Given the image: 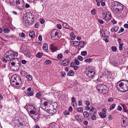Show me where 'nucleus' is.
I'll use <instances>...</instances> for the list:
<instances>
[{"label": "nucleus", "instance_id": "nucleus-53", "mask_svg": "<svg viewBox=\"0 0 128 128\" xmlns=\"http://www.w3.org/2000/svg\"><path fill=\"white\" fill-rule=\"evenodd\" d=\"M75 64L73 62H72L70 64V66L71 67L73 68L74 66H75Z\"/></svg>", "mask_w": 128, "mask_h": 128}, {"label": "nucleus", "instance_id": "nucleus-1", "mask_svg": "<svg viewBox=\"0 0 128 128\" xmlns=\"http://www.w3.org/2000/svg\"><path fill=\"white\" fill-rule=\"evenodd\" d=\"M116 88L118 90L121 92H125L128 90V82L124 80L118 82Z\"/></svg>", "mask_w": 128, "mask_h": 128}, {"label": "nucleus", "instance_id": "nucleus-16", "mask_svg": "<svg viewBox=\"0 0 128 128\" xmlns=\"http://www.w3.org/2000/svg\"><path fill=\"white\" fill-rule=\"evenodd\" d=\"M42 49L46 52H48V45L47 44L45 43L43 44Z\"/></svg>", "mask_w": 128, "mask_h": 128}, {"label": "nucleus", "instance_id": "nucleus-13", "mask_svg": "<svg viewBox=\"0 0 128 128\" xmlns=\"http://www.w3.org/2000/svg\"><path fill=\"white\" fill-rule=\"evenodd\" d=\"M70 63V60L68 59H66L62 61L61 64L64 66H67Z\"/></svg>", "mask_w": 128, "mask_h": 128}, {"label": "nucleus", "instance_id": "nucleus-34", "mask_svg": "<svg viewBox=\"0 0 128 128\" xmlns=\"http://www.w3.org/2000/svg\"><path fill=\"white\" fill-rule=\"evenodd\" d=\"M42 55V54L41 53L38 52L36 55V56L38 58H40Z\"/></svg>", "mask_w": 128, "mask_h": 128}, {"label": "nucleus", "instance_id": "nucleus-20", "mask_svg": "<svg viewBox=\"0 0 128 128\" xmlns=\"http://www.w3.org/2000/svg\"><path fill=\"white\" fill-rule=\"evenodd\" d=\"M63 26L66 28L70 29V26L68 25L66 23L63 22L62 24Z\"/></svg>", "mask_w": 128, "mask_h": 128}, {"label": "nucleus", "instance_id": "nucleus-56", "mask_svg": "<svg viewBox=\"0 0 128 128\" xmlns=\"http://www.w3.org/2000/svg\"><path fill=\"white\" fill-rule=\"evenodd\" d=\"M12 53V54H13L14 57L15 56H17L18 55V52H16V53H15L13 52Z\"/></svg>", "mask_w": 128, "mask_h": 128}, {"label": "nucleus", "instance_id": "nucleus-6", "mask_svg": "<svg viewBox=\"0 0 128 128\" xmlns=\"http://www.w3.org/2000/svg\"><path fill=\"white\" fill-rule=\"evenodd\" d=\"M12 4L16 6L18 9L20 10L23 8L24 5L23 0H10Z\"/></svg>", "mask_w": 128, "mask_h": 128}, {"label": "nucleus", "instance_id": "nucleus-47", "mask_svg": "<svg viewBox=\"0 0 128 128\" xmlns=\"http://www.w3.org/2000/svg\"><path fill=\"white\" fill-rule=\"evenodd\" d=\"M33 93L32 91L30 92H29L27 93V95L28 96H33Z\"/></svg>", "mask_w": 128, "mask_h": 128}, {"label": "nucleus", "instance_id": "nucleus-38", "mask_svg": "<svg viewBox=\"0 0 128 128\" xmlns=\"http://www.w3.org/2000/svg\"><path fill=\"white\" fill-rule=\"evenodd\" d=\"M77 110L78 112H82L83 111V109L81 107L78 108H77Z\"/></svg>", "mask_w": 128, "mask_h": 128}, {"label": "nucleus", "instance_id": "nucleus-19", "mask_svg": "<svg viewBox=\"0 0 128 128\" xmlns=\"http://www.w3.org/2000/svg\"><path fill=\"white\" fill-rule=\"evenodd\" d=\"M86 44V43L84 41H80L79 42V44H80L81 45V48H83Z\"/></svg>", "mask_w": 128, "mask_h": 128}, {"label": "nucleus", "instance_id": "nucleus-5", "mask_svg": "<svg viewBox=\"0 0 128 128\" xmlns=\"http://www.w3.org/2000/svg\"><path fill=\"white\" fill-rule=\"evenodd\" d=\"M51 35L52 39L55 40L60 38L61 36V34L60 30L54 29L52 32Z\"/></svg>", "mask_w": 128, "mask_h": 128}, {"label": "nucleus", "instance_id": "nucleus-12", "mask_svg": "<svg viewBox=\"0 0 128 128\" xmlns=\"http://www.w3.org/2000/svg\"><path fill=\"white\" fill-rule=\"evenodd\" d=\"M28 16H23L22 20L24 24L25 25H27V24H29V22H28Z\"/></svg>", "mask_w": 128, "mask_h": 128}, {"label": "nucleus", "instance_id": "nucleus-7", "mask_svg": "<svg viewBox=\"0 0 128 128\" xmlns=\"http://www.w3.org/2000/svg\"><path fill=\"white\" fill-rule=\"evenodd\" d=\"M96 89L100 92L104 94L107 93L108 92V88L107 86L104 84L98 85L96 87Z\"/></svg>", "mask_w": 128, "mask_h": 128}, {"label": "nucleus", "instance_id": "nucleus-49", "mask_svg": "<svg viewBox=\"0 0 128 128\" xmlns=\"http://www.w3.org/2000/svg\"><path fill=\"white\" fill-rule=\"evenodd\" d=\"M124 29L123 28H121L119 30V31H118V33H120L123 32L124 31Z\"/></svg>", "mask_w": 128, "mask_h": 128}, {"label": "nucleus", "instance_id": "nucleus-32", "mask_svg": "<svg viewBox=\"0 0 128 128\" xmlns=\"http://www.w3.org/2000/svg\"><path fill=\"white\" fill-rule=\"evenodd\" d=\"M72 105L74 106V103L76 102L75 98L74 97H72Z\"/></svg>", "mask_w": 128, "mask_h": 128}, {"label": "nucleus", "instance_id": "nucleus-31", "mask_svg": "<svg viewBox=\"0 0 128 128\" xmlns=\"http://www.w3.org/2000/svg\"><path fill=\"white\" fill-rule=\"evenodd\" d=\"M51 61L49 60H47L44 62V63L46 65L51 64Z\"/></svg>", "mask_w": 128, "mask_h": 128}, {"label": "nucleus", "instance_id": "nucleus-9", "mask_svg": "<svg viewBox=\"0 0 128 128\" xmlns=\"http://www.w3.org/2000/svg\"><path fill=\"white\" fill-rule=\"evenodd\" d=\"M86 73L89 78H92L94 76L95 72L94 70L88 69L87 70Z\"/></svg>", "mask_w": 128, "mask_h": 128}, {"label": "nucleus", "instance_id": "nucleus-29", "mask_svg": "<svg viewBox=\"0 0 128 128\" xmlns=\"http://www.w3.org/2000/svg\"><path fill=\"white\" fill-rule=\"evenodd\" d=\"M72 42H73V44L74 46H77L79 44V42L78 41H73Z\"/></svg>", "mask_w": 128, "mask_h": 128}, {"label": "nucleus", "instance_id": "nucleus-51", "mask_svg": "<svg viewBox=\"0 0 128 128\" xmlns=\"http://www.w3.org/2000/svg\"><path fill=\"white\" fill-rule=\"evenodd\" d=\"M85 104L87 106H89L90 105V103L88 100H86L85 102Z\"/></svg>", "mask_w": 128, "mask_h": 128}, {"label": "nucleus", "instance_id": "nucleus-50", "mask_svg": "<svg viewBox=\"0 0 128 128\" xmlns=\"http://www.w3.org/2000/svg\"><path fill=\"white\" fill-rule=\"evenodd\" d=\"M40 22L41 24H43L44 22V20L43 19L41 18L40 19Z\"/></svg>", "mask_w": 128, "mask_h": 128}, {"label": "nucleus", "instance_id": "nucleus-39", "mask_svg": "<svg viewBox=\"0 0 128 128\" xmlns=\"http://www.w3.org/2000/svg\"><path fill=\"white\" fill-rule=\"evenodd\" d=\"M115 106V105L114 104H112L110 106V110L113 109Z\"/></svg>", "mask_w": 128, "mask_h": 128}, {"label": "nucleus", "instance_id": "nucleus-61", "mask_svg": "<svg viewBox=\"0 0 128 128\" xmlns=\"http://www.w3.org/2000/svg\"><path fill=\"white\" fill-rule=\"evenodd\" d=\"M82 102L81 100H79L78 102V105L79 106H80L82 104Z\"/></svg>", "mask_w": 128, "mask_h": 128}, {"label": "nucleus", "instance_id": "nucleus-11", "mask_svg": "<svg viewBox=\"0 0 128 128\" xmlns=\"http://www.w3.org/2000/svg\"><path fill=\"white\" fill-rule=\"evenodd\" d=\"M111 15L110 13L109 12H108L106 14L104 18L106 20L109 21L111 19Z\"/></svg>", "mask_w": 128, "mask_h": 128}, {"label": "nucleus", "instance_id": "nucleus-55", "mask_svg": "<svg viewBox=\"0 0 128 128\" xmlns=\"http://www.w3.org/2000/svg\"><path fill=\"white\" fill-rule=\"evenodd\" d=\"M74 69L75 70H77L78 69L79 67L78 66H75L73 67Z\"/></svg>", "mask_w": 128, "mask_h": 128}, {"label": "nucleus", "instance_id": "nucleus-62", "mask_svg": "<svg viewBox=\"0 0 128 128\" xmlns=\"http://www.w3.org/2000/svg\"><path fill=\"white\" fill-rule=\"evenodd\" d=\"M96 10H92L91 13L93 14H95V11Z\"/></svg>", "mask_w": 128, "mask_h": 128}, {"label": "nucleus", "instance_id": "nucleus-22", "mask_svg": "<svg viewBox=\"0 0 128 128\" xmlns=\"http://www.w3.org/2000/svg\"><path fill=\"white\" fill-rule=\"evenodd\" d=\"M96 110L94 108V107H92V109H91L90 110V111L91 112V113L93 114H94L96 113Z\"/></svg>", "mask_w": 128, "mask_h": 128}, {"label": "nucleus", "instance_id": "nucleus-57", "mask_svg": "<svg viewBox=\"0 0 128 128\" xmlns=\"http://www.w3.org/2000/svg\"><path fill=\"white\" fill-rule=\"evenodd\" d=\"M122 109V108L120 106H118L117 108V109L119 110H121Z\"/></svg>", "mask_w": 128, "mask_h": 128}, {"label": "nucleus", "instance_id": "nucleus-43", "mask_svg": "<svg viewBox=\"0 0 128 128\" xmlns=\"http://www.w3.org/2000/svg\"><path fill=\"white\" fill-rule=\"evenodd\" d=\"M75 62L76 63V64L77 65H78L79 64V62L78 60L77 59H75Z\"/></svg>", "mask_w": 128, "mask_h": 128}, {"label": "nucleus", "instance_id": "nucleus-48", "mask_svg": "<svg viewBox=\"0 0 128 128\" xmlns=\"http://www.w3.org/2000/svg\"><path fill=\"white\" fill-rule=\"evenodd\" d=\"M46 107V106H42L41 108L43 110H45L46 111H47V110H48V109H47Z\"/></svg>", "mask_w": 128, "mask_h": 128}, {"label": "nucleus", "instance_id": "nucleus-2", "mask_svg": "<svg viewBox=\"0 0 128 128\" xmlns=\"http://www.w3.org/2000/svg\"><path fill=\"white\" fill-rule=\"evenodd\" d=\"M10 82L12 85L16 87L20 85L22 82L20 77L16 74L12 76Z\"/></svg>", "mask_w": 128, "mask_h": 128}, {"label": "nucleus", "instance_id": "nucleus-52", "mask_svg": "<svg viewBox=\"0 0 128 128\" xmlns=\"http://www.w3.org/2000/svg\"><path fill=\"white\" fill-rule=\"evenodd\" d=\"M114 32H116L118 30V27L117 26H114Z\"/></svg>", "mask_w": 128, "mask_h": 128}, {"label": "nucleus", "instance_id": "nucleus-40", "mask_svg": "<svg viewBox=\"0 0 128 128\" xmlns=\"http://www.w3.org/2000/svg\"><path fill=\"white\" fill-rule=\"evenodd\" d=\"M26 78L30 80H31L32 79V76L30 75H28Z\"/></svg>", "mask_w": 128, "mask_h": 128}, {"label": "nucleus", "instance_id": "nucleus-18", "mask_svg": "<svg viewBox=\"0 0 128 128\" xmlns=\"http://www.w3.org/2000/svg\"><path fill=\"white\" fill-rule=\"evenodd\" d=\"M23 124L22 123L20 122L19 124L16 125L14 128H23Z\"/></svg>", "mask_w": 128, "mask_h": 128}, {"label": "nucleus", "instance_id": "nucleus-37", "mask_svg": "<svg viewBox=\"0 0 128 128\" xmlns=\"http://www.w3.org/2000/svg\"><path fill=\"white\" fill-rule=\"evenodd\" d=\"M83 114L84 116L86 118L89 115L88 114L86 111H85L83 113Z\"/></svg>", "mask_w": 128, "mask_h": 128}, {"label": "nucleus", "instance_id": "nucleus-54", "mask_svg": "<svg viewBox=\"0 0 128 128\" xmlns=\"http://www.w3.org/2000/svg\"><path fill=\"white\" fill-rule=\"evenodd\" d=\"M57 28L59 29H60L61 28L62 26L60 24H58L56 25Z\"/></svg>", "mask_w": 128, "mask_h": 128}, {"label": "nucleus", "instance_id": "nucleus-42", "mask_svg": "<svg viewBox=\"0 0 128 128\" xmlns=\"http://www.w3.org/2000/svg\"><path fill=\"white\" fill-rule=\"evenodd\" d=\"M112 50L114 52H115L116 50V46H112L111 48Z\"/></svg>", "mask_w": 128, "mask_h": 128}, {"label": "nucleus", "instance_id": "nucleus-15", "mask_svg": "<svg viewBox=\"0 0 128 128\" xmlns=\"http://www.w3.org/2000/svg\"><path fill=\"white\" fill-rule=\"evenodd\" d=\"M56 111V109H54L53 108L47 110V112L50 114H54Z\"/></svg>", "mask_w": 128, "mask_h": 128}, {"label": "nucleus", "instance_id": "nucleus-45", "mask_svg": "<svg viewBox=\"0 0 128 128\" xmlns=\"http://www.w3.org/2000/svg\"><path fill=\"white\" fill-rule=\"evenodd\" d=\"M98 20L99 22L101 24H103L104 23V22L101 19H98Z\"/></svg>", "mask_w": 128, "mask_h": 128}, {"label": "nucleus", "instance_id": "nucleus-44", "mask_svg": "<svg viewBox=\"0 0 128 128\" xmlns=\"http://www.w3.org/2000/svg\"><path fill=\"white\" fill-rule=\"evenodd\" d=\"M19 35L22 38H24L25 37V35L24 33H22L21 34L20 33Z\"/></svg>", "mask_w": 128, "mask_h": 128}, {"label": "nucleus", "instance_id": "nucleus-59", "mask_svg": "<svg viewBox=\"0 0 128 128\" xmlns=\"http://www.w3.org/2000/svg\"><path fill=\"white\" fill-rule=\"evenodd\" d=\"M39 26V24L38 23H36L35 25V27L36 28H38Z\"/></svg>", "mask_w": 128, "mask_h": 128}, {"label": "nucleus", "instance_id": "nucleus-27", "mask_svg": "<svg viewBox=\"0 0 128 128\" xmlns=\"http://www.w3.org/2000/svg\"><path fill=\"white\" fill-rule=\"evenodd\" d=\"M52 108L54 109H56L58 106V104L56 102H55L52 105Z\"/></svg>", "mask_w": 128, "mask_h": 128}, {"label": "nucleus", "instance_id": "nucleus-10", "mask_svg": "<svg viewBox=\"0 0 128 128\" xmlns=\"http://www.w3.org/2000/svg\"><path fill=\"white\" fill-rule=\"evenodd\" d=\"M30 110V114H36L35 112L36 111V110L34 106H29L28 108V111Z\"/></svg>", "mask_w": 128, "mask_h": 128}, {"label": "nucleus", "instance_id": "nucleus-33", "mask_svg": "<svg viewBox=\"0 0 128 128\" xmlns=\"http://www.w3.org/2000/svg\"><path fill=\"white\" fill-rule=\"evenodd\" d=\"M92 60V59L91 58H88L84 62H91Z\"/></svg>", "mask_w": 128, "mask_h": 128}, {"label": "nucleus", "instance_id": "nucleus-17", "mask_svg": "<svg viewBox=\"0 0 128 128\" xmlns=\"http://www.w3.org/2000/svg\"><path fill=\"white\" fill-rule=\"evenodd\" d=\"M50 48L51 51L53 52L56 50H58V49L56 47L54 46L53 45H51L50 46Z\"/></svg>", "mask_w": 128, "mask_h": 128}, {"label": "nucleus", "instance_id": "nucleus-25", "mask_svg": "<svg viewBox=\"0 0 128 128\" xmlns=\"http://www.w3.org/2000/svg\"><path fill=\"white\" fill-rule=\"evenodd\" d=\"M74 117L78 121L80 122H81L82 121L79 115L78 114L74 116Z\"/></svg>", "mask_w": 128, "mask_h": 128}, {"label": "nucleus", "instance_id": "nucleus-60", "mask_svg": "<svg viewBox=\"0 0 128 128\" xmlns=\"http://www.w3.org/2000/svg\"><path fill=\"white\" fill-rule=\"evenodd\" d=\"M121 40L120 38H118V41L119 44H121V43H122V42H121Z\"/></svg>", "mask_w": 128, "mask_h": 128}, {"label": "nucleus", "instance_id": "nucleus-24", "mask_svg": "<svg viewBox=\"0 0 128 128\" xmlns=\"http://www.w3.org/2000/svg\"><path fill=\"white\" fill-rule=\"evenodd\" d=\"M63 57V55L61 54H58L57 56V58L58 60H62Z\"/></svg>", "mask_w": 128, "mask_h": 128}, {"label": "nucleus", "instance_id": "nucleus-8", "mask_svg": "<svg viewBox=\"0 0 128 128\" xmlns=\"http://www.w3.org/2000/svg\"><path fill=\"white\" fill-rule=\"evenodd\" d=\"M16 61L12 62L11 65L10 64V68L12 70L16 71L18 70L20 68V64L19 63H16Z\"/></svg>", "mask_w": 128, "mask_h": 128}, {"label": "nucleus", "instance_id": "nucleus-30", "mask_svg": "<svg viewBox=\"0 0 128 128\" xmlns=\"http://www.w3.org/2000/svg\"><path fill=\"white\" fill-rule=\"evenodd\" d=\"M10 32V30L9 29L7 28L4 29L3 31L4 33H8Z\"/></svg>", "mask_w": 128, "mask_h": 128}, {"label": "nucleus", "instance_id": "nucleus-58", "mask_svg": "<svg viewBox=\"0 0 128 128\" xmlns=\"http://www.w3.org/2000/svg\"><path fill=\"white\" fill-rule=\"evenodd\" d=\"M26 61L24 60H22L21 61V62L22 64H26Z\"/></svg>", "mask_w": 128, "mask_h": 128}, {"label": "nucleus", "instance_id": "nucleus-21", "mask_svg": "<svg viewBox=\"0 0 128 128\" xmlns=\"http://www.w3.org/2000/svg\"><path fill=\"white\" fill-rule=\"evenodd\" d=\"M32 118L34 120H37L38 118V114L36 113L33 116Z\"/></svg>", "mask_w": 128, "mask_h": 128}, {"label": "nucleus", "instance_id": "nucleus-36", "mask_svg": "<svg viewBox=\"0 0 128 128\" xmlns=\"http://www.w3.org/2000/svg\"><path fill=\"white\" fill-rule=\"evenodd\" d=\"M87 52L86 51L82 52H81V54L82 56H85L87 54Z\"/></svg>", "mask_w": 128, "mask_h": 128}, {"label": "nucleus", "instance_id": "nucleus-23", "mask_svg": "<svg viewBox=\"0 0 128 128\" xmlns=\"http://www.w3.org/2000/svg\"><path fill=\"white\" fill-rule=\"evenodd\" d=\"M34 32L33 31H31L29 32V36L31 37L32 38L34 37L35 35Z\"/></svg>", "mask_w": 128, "mask_h": 128}, {"label": "nucleus", "instance_id": "nucleus-35", "mask_svg": "<svg viewBox=\"0 0 128 128\" xmlns=\"http://www.w3.org/2000/svg\"><path fill=\"white\" fill-rule=\"evenodd\" d=\"M31 18L32 20H34V18H33V16H32V15H31L30 16L29 15V16H28V22H29V20H31Z\"/></svg>", "mask_w": 128, "mask_h": 128}, {"label": "nucleus", "instance_id": "nucleus-4", "mask_svg": "<svg viewBox=\"0 0 128 128\" xmlns=\"http://www.w3.org/2000/svg\"><path fill=\"white\" fill-rule=\"evenodd\" d=\"M13 52L10 50L7 52L5 54V58L8 61H10V63L12 62L17 61L18 62V60L17 58H15L13 54H12Z\"/></svg>", "mask_w": 128, "mask_h": 128}, {"label": "nucleus", "instance_id": "nucleus-26", "mask_svg": "<svg viewBox=\"0 0 128 128\" xmlns=\"http://www.w3.org/2000/svg\"><path fill=\"white\" fill-rule=\"evenodd\" d=\"M74 73L72 70H70L68 72V76H72L74 75Z\"/></svg>", "mask_w": 128, "mask_h": 128}, {"label": "nucleus", "instance_id": "nucleus-64", "mask_svg": "<svg viewBox=\"0 0 128 128\" xmlns=\"http://www.w3.org/2000/svg\"><path fill=\"white\" fill-rule=\"evenodd\" d=\"M123 110L124 112H126L128 113V110H126V109H125L124 108H123Z\"/></svg>", "mask_w": 128, "mask_h": 128}, {"label": "nucleus", "instance_id": "nucleus-28", "mask_svg": "<svg viewBox=\"0 0 128 128\" xmlns=\"http://www.w3.org/2000/svg\"><path fill=\"white\" fill-rule=\"evenodd\" d=\"M99 115L101 118H104L106 116V114L103 112H101L100 113Z\"/></svg>", "mask_w": 128, "mask_h": 128}, {"label": "nucleus", "instance_id": "nucleus-3", "mask_svg": "<svg viewBox=\"0 0 128 128\" xmlns=\"http://www.w3.org/2000/svg\"><path fill=\"white\" fill-rule=\"evenodd\" d=\"M111 6L112 7L116 6L117 8L115 9L116 13H118L121 12L123 10V5L120 3L112 0L111 2Z\"/></svg>", "mask_w": 128, "mask_h": 128}, {"label": "nucleus", "instance_id": "nucleus-14", "mask_svg": "<svg viewBox=\"0 0 128 128\" xmlns=\"http://www.w3.org/2000/svg\"><path fill=\"white\" fill-rule=\"evenodd\" d=\"M123 119L122 122V125L123 127H125L127 126L128 124V120L126 118Z\"/></svg>", "mask_w": 128, "mask_h": 128}, {"label": "nucleus", "instance_id": "nucleus-46", "mask_svg": "<svg viewBox=\"0 0 128 128\" xmlns=\"http://www.w3.org/2000/svg\"><path fill=\"white\" fill-rule=\"evenodd\" d=\"M78 58L80 61H82L83 59V58L81 56H78Z\"/></svg>", "mask_w": 128, "mask_h": 128}, {"label": "nucleus", "instance_id": "nucleus-63", "mask_svg": "<svg viewBox=\"0 0 128 128\" xmlns=\"http://www.w3.org/2000/svg\"><path fill=\"white\" fill-rule=\"evenodd\" d=\"M48 104V102L46 101H45L44 103V106L47 107Z\"/></svg>", "mask_w": 128, "mask_h": 128}, {"label": "nucleus", "instance_id": "nucleus-41", "mask_svg": "<svg viewBox=\"0 0 128 128\" xmlns=\"http://www.w3.org/2000/svg\"><path fill=\"white\" fill-rule=\"evenodd\" d=\"M92 120H95L96 118V115L94 114H93L92 116Z\"/></svg>", "mask_w": 128, "mask_h": 128}]
</instances>
